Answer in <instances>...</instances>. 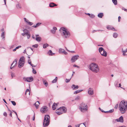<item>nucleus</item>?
I'll use <instances>...</instances> for the list:
<instances>
[{
  "label": "nucleus",
  "mask_w": 127,
  "mask_h": 127,
  "mask_svg": "<svg viewBox=\"0 0 127 127\" xmlns=\"http://www.w3.org/2000/svg\"><path fill=\"white\" fill-rule=\"evenodd\" d=\"M119 108L122 114L125 113L127 110V102L124 101H122L119 104Z\"/></svg>",
  "instance_id": "1"
},
{
  "label": "nucleus",
  "mask_w": 127,
  "mask_h": 127,
  "mask_svg": "<svg viewBox=\"0 0 127 127\" xmlns=\"http://www.w3.org/2000/svg\"><path fill=\"white\" fill-rule=\"evenodd\" d=\"M89 69L93 72L95 73L98 72L99 70V68L97 65L94 63L90 64L89 67Z\"/></svg>",
  "instance_id": "2"
},
{
  "label": "nucleus",
  "mask_w": 127,
  "mask_h": 127,
  "mask_svg": "<svg viewBox=\"0 0 127 127\" xmlns=\"http://www.w3.org/2000/svg\"><path fill=\"white\" fill-rule=\"evenodd\" d=\"M50 117L49 115H45L43 122V126L46 127L48 126L49 124Z\"/></svg>",
  "instance_id": "3"
},
{
  "label": "nucleus",
  "mask_w": 127,
  "mask_h": 127,
  "mask_svg": "<svg viewBox=\"0 0 127 127\" xmlns=\"http://www.w3.org/2000/svg\"><path fill=\"white\" fill-rule=\"evenodd\" d=\"M67 111V109L64 107H60L56 111V113L58 115H60L66 112Z\"/></svg>",
  "instance_id": "4"
},
{
  "label": "nucleus",
  "mask_w": 127,
  "mask_h": 127,
  "mask_svg": "<svg viewBox=\"0 0 127 127\" xmlns=\"http://www.w3.org/2000/svg\"><path fill=\"white\" fill-rule=\"evenodd\" d=\"M79 109L82 112H84L87 110V106L85 103H82L80 104Z\"/></svg>",
  "instance_id": "5"
},
{
  "label": "nucleus",
  "mask_w": 127,
  "mask_h": 127,
  "mask_svg": "<svg viewBox=\"0 0 127 127\" xmlns=\"http://www.w3.org/2000/svg\"><path fill=\"white\" fill-rule=\"evenodd\" d=\"M24 59V57H21L20 58L18 65V66L19 68H21L24 66L25 63Z\"/></svg>",
  "instance_id": "6"
},
{
  "label": "nucleus",
  "mask_w": 127,
  "mask_h": 127,
  "mask_svg": "<svg viewBox=\"0 0 127 127\" xmlns=\"http://www.w3.org/2000/svg\"><path fill=\"white\" fill-rule=\"evenodd\" d=\"M62 30L63 31V34L65 36V38H67V36L69 35V32L67 31L65 28L64 27L61 28L60 29V31H61Z\"/></svg>",
  "instance_id": "7"
},
{
  "label": "nucleus",
  "mask_w": 127,
  "mask_h": 127,
  "mask_svg": "<svg viewBox=\"0 0 127 127\" xmlns=\"http://www.w3.org/2000/svg\"><path fill=\"white\" fill-rule=\"evenodd\" d=\"M79 56L78 55L74 56L71 58V61L72 62H75L78 59Z\"/></svg>",
  "instance_id": "8"
},
{
  "label": "nucleus",
  "mask_w": 127,
  "mask_h": 127,
  "mask_svg": "<svg viewBox=\"0 0 127 127\" xmlns=\"http://www.w3.org/2000/svg\"><path fill=\"white\" fill-rule=\"evenodd\" d=\"M47 106H43L41 108L40 111L42 113H45L47 111Z\"/></svg>",
  "instance_id": "9"
},
{
  "label": "nucleus",
  "mask_w": 127,
  "mask_h": 127,
  "mask_svg": "<svg viewBox=\"0 0 127 127\" xmlns=\"http://www.w3.org/2000/svg\"><path fill=\"white\" fill-rule=\"evenodd\" d=\"M23 80L25 81L28 82H30L31 81V80H32V77H24L23 78Z\"/></svg>",
  "instance_id": "10"
},
{
  "label": "nucleus",
  "mask_w": 127,
  "mask_h": 127,
  "mask_svg": "<svg viewBox=\"0 0 127 127\" xmlns=\"http://www.w3.org/2000/svg\"><path fill=\"white\" fill-rule=\"evenodd\" d=\"M88 93L90 95H93L94 94V91L93 89L90 88L88 90Z\"/></svg>",
  "instance_id": "11"
},
{
  "label": "nucleus",
  "mask_w": 127,
  "mask_h": 127,
  "mask_svg": "<svg viewBox=\"0 0 127 127\" xmlns=\"http://www.w3.org/2000/svg\"><path fill=\"white\" fill-rule=\"evenodd\" d=\"M101 55L104 57H106L107 55V53L104 50L103 51L100 53Z\"/></svg>",
  "instance_id": "12"
},
{
  "label": "nucleus",
  "mask_w": 127,
  "mask_h": 127,
  "mask_svg": "<svg viewBox=\"0 0 127 127\" xmlns=\"http://www.w3.org/2000/svg\"><path fill=\"white\" fill-rule=\"evenodd\" d=\"M24 21L25 22H26L27 24L30 26H31L32 25V23L31 22H30L29 21L26 19V18H24Z\"/></svg>",
  "instance_id": "13"
},
{
  "label": "nucleus",
  "mask_w": 127,
  "mask_h": 127,
  "mask_svg": "<svg viewBox=\"0 0 127 127\" xmlns=\"http://www.w3.org/2000/svg\"><path fill=\"white\" fill-rule=\"evenodd\" d=\"M71 87L73 90H75L77 89L79 87L78 85H75L74 84H73L72 85Z\"/></svg>",
  "instance_id": "14"
},
{
  "label": "nucleus",
  "mask_w": 127,
  "mask_h": 127,
  "mask_svg": "<svg viewBox=\"0 0 127 127\" xmlns=\"http://www.w3.org/2000/svg\"><path fill=\"white\" fill-rule=\"evenodd\" d=\"M39 104L40 103L38 101H37L35 103L33 104V105L35 106L36 108L37 109L39 106Z\"/></svg>",
  "instance_id": "15"
},
{
  "label": "nucleus",
  "mask_w": 127,
  "mask_h": 127,
  "mask_svg": "<svg viewBox=\"0 0 127 127\" xmlns=\"http://www.w3.org/2000/svg\"><path fill=\"white\" fill-rule=\"evenodd\" d=\"M17 60L16 59H15L14 61L13 62V63L11 64V66L14 64V65H13L14 67H15L16 66L17 64Z\"/></svg>",
  "instance_id": "16"
},
{
  "label": "nucleus",
  "mask_w": 127,
  "mask_h": 127,
  "mask_svg": "<svg viewBox=\"0 0 127 127\" xmlns=\"http://www.w3.org/2000/svg\"><path fill=\"white\" fill-rule=\"evenodd\" d=\"M42 81L44 84L45 86L46 87L48 85L47 82L44 79H42Z\"/></svg>",
  "instance_id": "17"
},
{
  "label": "nucleus",
  "mask_w": 127,
  "mask_h": 127,
  "mask_svg": "<svg viewBox=\"0 0 127 127\" xmlns=\"http://www.w3.org/2000/svg\"><path fill=\"white\" fill-rule=\"evenodd\" d=\"M57 29V28L55 27H54L53 28V29L51 30V32L53 33L54 34L56 32V30Z\"/></svg>",
  "instance_id": "18"
},
{
  "label": "nucleus",
  "mask_w": 127,
  "mask_h": 127,
  "mask_svg": "<svg viewBox=\"0 0 127 127\" xmlns=\"http://www.w3.org/2000/svg\"><path fill=\"white\" fill-rule=\"evenodd\" d=\"M38 36V35H36V40L37 41L40 42L41 41V38L40 37H37V36Z\"/></svg>",
  "instance_id": "19"
},
{
  "label": "nucleus",
  "mask_w": 127,
  "mask_h": 127,
  "mask_svg": "<svg viewBox=\"0 0 127 127\" xmlns=\"http://www.w3.org/2000/svg\"><path fill=\"white\" fill-rule=\"evenodd\" d=\"M57 5L53 2L49 4V6L50 7H53Z\"/></svg>",
  "instance_id": "20"
},
{
  "label": "nucleus",
  "mask_w": 127,
  "mask_h": 127,
  "mask_svg": "<svg viewBox=\"0 0 127 127\" xmlns=\"http://www.w3.org/2000/svg\"><path fill=\"white\" fill-rule=\"evenodd\" d=\"M119 122L123 123L124 122L123 117L122 116H121L119 119Z\"/></svg>",
  "instance_id": "21"
},
{
  "label": "nucleus",
  "mask_w": 127,
  "mask_h": 127,
  "mask_svg": "<svg viewBox=\"0 0 127 127\" xmlns=\"http://www.w3.org/2000/svg\"><path fill=\"white\" fill-rule=\"evenodd\" d=\"M47 54L50 56H53V54H55L52 53V51L51 50H50L48 52Z\"/></svg>",
  "instance_id": "22"
},
{
  "label": "nucleus",
  "mask_w": 127,
  "mask_h": 127,
  "mask_svg": "<svg viewBox=\"0 0 127 127\" xmlns=\"http://www.w3.org/2000/svg\"><path fill=\"white\" fill-rule=\"evenodd\" d=\"M57 106V105L56 103H54L52 105V108L53 109V110H55L56 108V107Z\"/></svg>",
  "instance_id": "23"
},
{
  "label": "nucleus",
  "mask_w": 127,
  "mask_h": 127,
  "mask_svg": "<svg viewBox=\"0 0 127 127\" xmlns=\"http://www.w3.org/2000/svg\"><path fill=\"white\" fill-rule=\"evenodd\" d=\"M83 91V90H77L74 92V94H76L82 92Z\"/></svg>",
  "instance_id": "24"
},
{
  "label": "nucleus",
  "mask_w": 127,
  "mask_h": 127,
  "mask_svg": "<svg viewBox=\"0 0 127 127\" xmlns=\"http://www.w3.org/2000/svg\"><path fill=\"white\" fill-rule=\"evenodd\" d=\"M103 16V13H99L98 15V16L100 18H102Z\"/></svg>",
  "instance_id": "25"
},
{
  "label": "nucleus",
  "mask_w": 127,
  "mask_h": 127,
  "mask_svg": "<svg viewBox=\"0 0 127 127\" xmlns=\"http://www.w3.org/2000/svg\"><path fill=\"white\" fill-rule=\"evenodd\" d=\"M41 23H37L35 25H34L32 27L34 28H36L39 26L41 24Z\"/></svg>",
  "instance_id": "26"
},
{
  "label": "nucleus",
  "mask_w": 127,
  "mask_h": 127,
  "mask_svg": "<svg viewBox=\"0 0 127 127\" xmlns=\"http://www.w3.org/2000/svg\"><path fill=\"white\" fill-rule=\"evenodd\" d=\"M64 49L60 48L59 50V53H62L64 52Z\"/></svg>",
  "instance_id": "27"
},
{
  "label": "nucleus",
  "mask_w": 127,
  "mask_h": 127,
  "mask_svg": "<svg viewBox=\"0 0 127 127\" xmlns=\"http://www.w3.org/2000/svg\"><path fill=\"white\" fill-rule=\"evenodd\" d=\"M30 92L29 90L28 89H27L26 91L25 94L26 95L27 94H28L29 95H30Z\"/></svg>",
  "instance_id": "28"
},
{
  "label": "nucleus",
  "mask_w": 127,
  "mask_h": 127,
  "mask_svg": "<svg viewBox=\"0 0 127 127\" xmlns=\"http://www.w3.org/2000/svg\"><path fill=\"white\" fill-rule=\"evenodd\" d=\"M57 77H56L55 79H54L52 81V83H55L57 82Z\"/></svg>",
  "instance_id": "29"
},
{
  "label": "nucleus",
  "mask_w": 127,
  "mask_h": 127,
  "mask_svg": "<svg viewBox=\"0 0 127 127\" xmlns=\"http://www.w3.org/2000/svg\"><path fill=\"white\" fill-rule=\"evenodd\" d=\"M112 1L115 5H117V0H112Z\"/></svg>",
  "instance_id": "30"
},
{
  "label": "nucleus",
  "mask_w": 127,
  "mask_h": 127,
  "mask_svg": "<svg viewBox=\"0 0 127 127\" xmlns=\"http://www.w3.org/2000/svg\"><path fill=\"white\" fill-rule=\"evenodd\" d=\"M49 45L47 44H45L43 45V47L44 48H46V47L48 46Z\"/></svg>",
  "instance_id": "31"
},
{
  "label": "nucleus",
  "mask_w": 127,
  "mask_h": 127,
  "mask_svg": "<svg viewBox=\"0 0 127 127\" xmlns=\"http://www.w3.org/2000/svg\"><path fill=\"white\" fill-rule=\"evenodd\" d=\"M118 35L117 33H113V36L114 38H116L117 37Z\"/></svg>",
  "instance_id": "32"
},
{
  "label": "nucleus",
  "mask_w": 127,
  "mask_h": 127,
  "mask_svg": "<svg viewBox=\"0 0 127 127\" xmlns=\"http://www.w3.org/2000/svg\"><path fill=\"white\" fill-rule=\"evenodd\" d=\"M24 33H22V35L24 36H25L26 35V34H27V32H25V30H24L23 31Z\"/></svg>",
  "instance_id": "33"
},
{
  "label": "nucleus",
  "mask_w": 127,
  "mask_h": 127,
  "mask_svg": "<svg viewBox=\"0 0 127 127\" xmlns=\"http://www.w3.org/2000/svg\"><path fill=\"white\" fill-rule=\"evenodd\" d=\"M104 49L102 47L99 48V52L100 53L101 52L103 51Z\"/></svg>",
  "instance_id": "34"
},
{
  "label": "nucleus",
  "mask_w": 127,
  "mask_h": 127,
  "mask_svg": "<svg viewBox=\"0 0 127 127\" xmlns=\"http://www.w3.org/2000/svg\"><path fill=\"white\" fill-rule=\"evenodd\" d=\"M26 35L27 36L28 39L30 37V35L29 34L28 32H27V34Z\"/></svg>",
  "instance_id": "35"
},
{
  "label": "nucleus",
  "mask_w": 127,
  "mask_h": 127,
  "mask_svg": "<svg viewBox=\"0 0 127 127\" xmlns=\"http://www.w3.org/2000/svg\"><path fill=\"white\" fill-rule=\"evenodd\" d=\"M32 72L34 74H35L36 73V71L34 68H32Z\"/></svg>",
  "instance_id": "36"
},
{
  "label": "nucleus",
  "mask_w": 127,
  "mask_h": 127,
  "mask_svg": "<svg viewBox=\"0 0 127 127\" xmlns=\"http://www.w3.org/2000/svg\"><path fill=\"white\" fill-rule=\"evenodd\" d=\"M1 36L2 39H4V32H3L1 34Z\"/></svg>",
  "instance_id": "37"
},
{
  "label": "nucleus",
  "mask_w": 127,
  "mask_h": 127,
  "mask_svg": "<svg viewBox=\"0 0 127 127\" xmlns=\"http://www.w3.org/2000/svg\"><path fill=\"white\" fill-rule=\"evenodd\" d=\"M112 27L110 26H108L107 27V29L109 30H111Z\"/></svg>",
  "instance_id": "38"
},
{
  "label": "nucleus",
  "mask_w": 127,
  "mask_h": 127,
  "mask_svg": "<svg viewBox=\"0 0 127 127\" xmlns=\"http://www.w3.org/2000/svg\"><path fill=\"white\" fill-rule=\"evenodd\" d=\"M17 7L18 8H21V5L20 4L18 3L17 5Z\"/></svg>",
  "instance_id": "39"
},
{
  "label": "nucleus",
  "mask_w": 127,
  "mask_h": 127,
  "mask_svg": "<svg viewBox=\"0 0 127 127\" xmlns=\"http://www.w3.org/2000/svg\"><path fill=\"white\" fill-rule=\"evenodd\" d=\"M11 102L13 105L15 106L16 105V103L15 101H11Z\"/></svg>",
  "instance_id": "40"
},
{
  "label": "nucleus",
  "mask_w": 127,
  "mask_h": 127,
  "mask_svg": "<svg viewBox=\"0 0 127 127\" xmlns=\"http://www.w3.org/2000/svg\"><path fill=\"white\" fill-rule=\"evenodd\" d=\"M11 75L12 78H13L15 76V74L13 72H11Z\"/></svg>",
  "instance_id": "41"
},
{
  "label": "nucleus",
  "mask_w": 127,
  "mask_h": 127,
  "mask_svg": "<svg viewBox=\"0 0 127 127\" xmlns=\"http://www.w3.org/2000/svg\"><path fill=\"white\" fill-rule=\"evenodd\" d=\"M92 18H93L95 17V16L93 14H90V15L89 16Z\"/></svg>",
  "instance_id": "42"
},
{
  "label": "nucleus",
  "mask_w": 127,
  "mask_h": 127,
  "mask_svg": "<svg viewBox=\"0 0 127 127\" xmlns=\"http://www.w3.org/2000/svg\"><path fill=\"white\" fill-rule=\"evenodd\" d=\"M38 46V44H36L34 45H32V47H35V48H37Z\"/></svg>",
  "instance_id": "43"
},
{
  "label": "nucleus",
  "mask_w": 127,
  "mask_h": 127,
  "mask_svg": "<svg viewBox=\"0 0 127 127\" xmlns=\"http://www.w3.org/2000/svg\"><path fill=\"white\" fill-rule=\"evenodd\" d=\"M114 111V109H112L109 111V113H111L113 112Z\"/></svg>",
  "instance_id": "44"
},
{
  "label": "nucleus",
  "mask_w": 127,
  "mask_h": 127,
  "mask_svg": "<svg viewBox=\"0 0 127 127\" xmlns=\"http://www.w3.org/2000/svg\"><path fill=\"white\" fill-rule=\"evenodd\" d=\"M70 80V79H65V82L66 83L68 82Z\"/></svg>",
  "instance_id": "45"
},
{
  "label": "nucleus",
  "mask_w": 127,
  "mask_h": 127,
  "mask_svg": "<svg viewBox=\"0 0 127 127\" xmlns=\"http://www.w3.org/2000/svg\"><path fill=\"white\" fill-rule=\"evenodd\" d=\"M80 97L79 96H77L75 98V100H77L80 99Z\"/></svg>",
  "instance_id": "46"
},
{
  "label": "nucleus",
  "mask_w": 127,
  "mask_h": 127,
  "mask_svg": "<svg viewBox=\"0 0 127 127\" xmlns=\"http://www.w3.org/2000/svg\"><path fill=\"white\" fill-rule=\"evenodd\" d=\"M28 63L29 64H30L31 66H32V64L31 63V62L29 60H28Z\"/></svg>",
  "instance_id": "47"
},
{
  "label": "nucleus",
  "mask_w": 127,
  "mask_h": 127,
  "mask_svg": "<svg viewBox=\"0 0 127 127\" xmlns=\"http://www.w3.org/2000/svg\"><path fill=\"white\" fill-rule=\"evenodd\" d=\"M118 104H116L115 107V108L116 109H117L118 108Z\"/></svg>",
  "instance_id": "48"
},
{
  "label": "nucleus",
  "mask_w": 127,
  "mask_h": 127,
  "mask_svg": "<svg viewBox=\"0 0 127 127\" xmlns=\"http://www.w3.org/2000/svg\"><path fill=\"white\" fill-rule=\"evenodd\" d=\"M122 9L123 10H124V11L127 12V9L124 8V7H122Z\"/></svg>",
  "instance_id": "49"
},
{
  "label": "nucleus",
  "mask_w": 127,
  "mask_h": 127,
  "mask_svg": "<svg viewBox=\"0 0 127 127\" xmlns=\"http://www.w3.org/2000/svg\"><path fill=\"white\" fill-rule=\"evenodd\" d=\"M3 115L5 116H6L7 114L6 112H4L3 113Z\"/></svg>",
  "instance_id": "50"
},
{
  "label": "nucleus",
  "mask_w": 127,
  "mask_h": 127,
  "mask_svg": "<svg viewBox=\"0 0 127 127\" xmlns=\"http://www.w3.org/2000/svg\"><path fill=\"white\" fill-rule=\"evenodd\" d=\"M123 55L124 56H125L126 55V54H125V53L126 52L125 51H123Z\"/></svg>",
  "instance_id": "51"
},
{
  "label": "nucleus",
  "mask_w": 127,
  "mask_h": 127,
  "mask_svg": "<svg viewBox=\"0 0 127 127\" xmlns=\"http://www.w3.org/2000/svg\"><path fill=\"white\" fill-rule=\"evenodd\" d=\"M12 111L13 112L16 114V115L17 116V114L16 112L15 111H14L13 110H12Z\"/></svg>",
  "instance_id": "52"
},
{
  "label": "nucleus",
  "mask_w": 127,
  "mask_h": 127,
  "mask_svg": "<svg viewBox=\"0 0 127 127\" xmlns=\"http://www.w3.org/2000/svg\"><path fill=\"white\" fill-rule=\"evenodd\" d=\"M98 31V30H93L92 31V32L93 33H94L95 32H97Z\"/></svg>",
  "instance_id": "53"
},
{
  "label": "nucleus",
  "mask_w": 127,
  "mask_h": 127,
  "mask_svg": "<svg viewBox=\"0 0 127 127\" xmlns=\"http://www.w3.org/2000/svg\"><path fill=\"white\" fill-rule=\"evenodd\" d=\"M21 47V46H18L17 47H16V49H19V48H20Z\"/></svg>",
  "instance_id": "54"
},
{
  "label": "nucleus",
  "mask_w": 127,
  "mask_h": 127,
  "mask_svg": "<svg viewBox=\"0 0 127 127\" xmlns=\"http://www.w3.org/2000/svg\"><path fill=\"white\" fill-rule=\"evenodd\" d=\"M118 21L119 22L120 21V19H121V17L120 16H119L118 18Z\"/></svg>",
  "instance_id": "55"
},
{
  "label": "nucleus",
  "mask_w": 127,
  "mask_h": 127,
  "mask_svg": "<svg viewBox=\"0 0 127 127\" xmlns=\"http://www.w3.org/2000/svg\"><path fill=\"white\" fill-rule=\"evenodd\" d=\"M115 85L116 87L117 86V82H116L115 83Z\"/></svg>",
  "instance_id": "56"
},
{
  "label": "nucleus",
  "mask_w": 127,
  "mask_h": 127,
  "mask_svg": "<svg viewBox=\"0 0 127 127\" xmlns=\"http://www.w3.org/2000/svg\"><path fill=\"white\" fill-rule=\"evenodd\" d=\"M63 53L65 55H67V53L66 52L65 50L64 51V52Z\"/></svg>",
  "instance_id": "57"
},
{
  "label": "nucleus",
  "mask_w": 127,
  "mask_h": 127,
  "mask_svg": "<svg viewBox=\"0 0 127 127\" xmlns=\"http://www.w3.org/2000/svg\"><path fill=\"white\" fill-rule=\"evenodd\" d=\"M82 124H83V125H84V126H85V127H86V125H85L86 124V122H84V123H82ZM81 124H82V123L80 124V125H81Z\"/></svg>",
  "instance_id": "58"
},
{
  "label": "nucleus",
  "mask_w": 127,
  "mask_h": 127,
  "mask_svg": "<svg viewBox=\"0 0 127 127\" xmlns=\"http://www.w3.org/2000/svg\"><path fill=\"white\" fill-rule=\"evenodd\" d=\"M73 66L74 67H79L78 66H77V65H75V64H74L73 65Z\"/></svg>",
  "instance_id": "59"
},
{
  "label": "nucleus",
  "mask_w": 127,
  "mask_h": 127,
  "mask_svg": "<svg viewBox=\"0 0 127 127\" xmlns=\"http://www.w3.org/2000/svg\"><path fill=\"white\" fill-rule=\"evenodd\" d=\"M111 30H112V31H115V28H114L113 27H112V28H111Z\"/></svg>",
  "instance_id": "60"
},
{
  "label": "nucleus",
  "mask_w": 127,
  "mask_h": 127,
  "mask_svg": "<svg viewBox=\"0 0 127 127\" xmlns=\"http://www.w3.org/2000/svg\"><path fill=\"white\" fill-rule=\"evenodd\" d=\"M30 116H28L27 118V119L28 120L30 119Z\"/></svg>",
  "instance_id": "61"
},
{
  "label": "nucleus",
  "mask_w": 127,
  "mask_h": 127,
  "mask_svg": "<svg viewBox=\"0 0 127 127\" xmlns=\"http://www.w3.org/2000/svg\"><path fill=\"white\" fill-rule=\"evenodd\" d=\"M80 124L76 125L75 126L76 127H79V126H80Z\"/></svg>",
  "instance_id": "62"
},
{
  "label": "nucleus",
  "mask_w": 127,
  "mask_h": 127,
  "mask_svg": "<svg viewBox=\"0 0 127 127\" xmlns=\"http://www.w3.org/2000/svg\"><path fill=\"white\" fill-rule=\"evenodd\" d=\"M35 114H34V115L33 117V119H32L33 120V121L34 120H35Z\"/></svg>",
  "instance_id": "63"
},
{
  "label": "nucleus",
  "mask_w": 127,
  "mask_h": 127,
  "mask_svg": "<svg viewBox=\"0 0 127 127\" xmlns=\"http://www.w3.org/2000/svg\"><path fill=\"white\" fill-rule=\"evenodd\" d=\"M69 52H70L72 53H74L75 52L74 51H69Z\"/></svg>",
  "instance_id": "64"
}]
</instances>
